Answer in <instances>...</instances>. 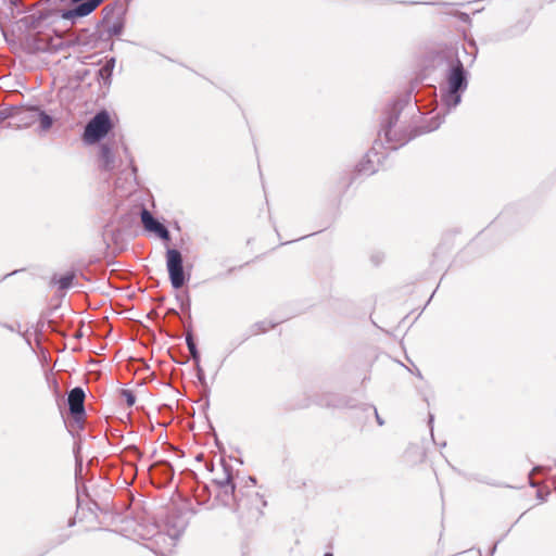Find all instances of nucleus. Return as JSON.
Wrapping results in <instances>:
<instances>
[{
    "mask_svg": "<svg viewBox=\"0 0 556 556\" xmlns=\"http://www.w3.org/2000/svg\"><path fill=\"white\" fill-rule=\"evenodd\" d=\"M402 109L403 101L401 100H394L386 108L381 130L383 131L387 147L376 140L371 149L365 154L363 161L356 166V170L359 174L366 176L375 174L379 169L381 162L387 157V149L397 150L416 136L407 134L402 129H395Z\"/></svg>",
    "mask_w": 556,
    "mask_h": 556,
    "instance_id": "1",
    "label": "nucleus"
},
{
    "mask_svg": "<svg viewBox=\"0 0 556 556\" xmlns=\"http://www.w3.org/2000/svg\"><path fill=\"white\" fill-rule=\"evenodd\" d=\"M447 67L445 71L446 87L441 88V101L446 108L443 116L438 114L431 118L429 125L425 127L424 132H429L438 129L443 123L445 115L455 109L460 102L463 93L467 90L469 84V73L465 68L458 55L448 58Z\"/></svg>",
    "mask_w": 556,
    "mask_h": 556,
    "instance_id": "2",
    "label": "nucleus"
},
{
    "mask_svg": "<svg viewBox=\"0 0 556 556\" xmlns=\"http://www.w3.org/2000/svg\"><path fill=\"white\" fill-rule=\"evenodd\" d=\"M113 128V123L108 111L102 110L98 112L89 122L86 124L83 141L86 144H94L100 142L106 137L110 130Z\"/></svg>",
    "mask_w": 556,
    "mask_h": 556,
    "instance_id": "3",
    "label": "nucleus"
},
{
    "mask_svg": "<svg viewBox=\"0 0 556 556\" xmlns=\"http://www.w3.org/2000/svg\"><path fill=\"white\" fill-rule=\"evenodd\" d=\"M223 466V480H213V483L218 488L216 495L217 500L226 507L237 504L236 485L232 478V466L220 460Z\"/></svg>",
    "mask_w": 556,
    "mask_h": 556,
    "instance_id": "4",
    "label": "nucleus"
},
{
    "mask_svg": "<svg viewBox=\"0 0 556 556\" xmlns=\"http://www.w3.org/2000/svg\"><path fill=\"white\" fill-rule=\"evenodd\" d=\"M166 267L172 287L174 289H180L188 280V276L185 273L184 258L179 250L167 249Z\"/></svg>",
    "mask_w": 556,
    "mask_h": 556,
    "instance_id": "5",
    "label": "nucleus"
},
{
    "mask_svg": "<svg viewBox=\"0 0 556 556\" xmlns=\"http://www.w3.org/2000/svg\"><path fill=\"white\" fill-rule=\"evenodd\" d=\"M124 10L117 4H108L102 9V27L109 36H118L124 29Z\"/></svg>",
    "mask_w": 556,
    "mask_h": 556,
    "instance_id": "6",
    "label": "nucleus"
},
{
    "mask_svg": "<svg viewBox=\"0 0 556 556\" xmlns=\"http://www.w3.org/2000/svg\"><path fill=\"white\" fill-rule=\"evenodd\" d=\"M85 397V391L80 387L73 388L67 394L70 415L77 424H81L86 415Z\"/></svg>",
    "mask_w": 556,
    "mask_h": 556,
    "instance_id": "7",
    "label": "nucleus"
},
{
    "mask_svg": "<svg viewBox=\"0 0 556 556\" xmlns=\"http://www.w3.org/2000/svg\"><path fill=\"white\" fill-rule=\"evenodd\" d=\"M140 217L141 223L147 231L155 233L160 239L164 241L170 240V233L167 227L159 222L150 211L142 208Z\"/></svg>",
    "mask_w": 556,
    "mask_h": 556,
    "instance_id": "8",
    "label": "nucleus"
},
{
    "mask_svg": "<svg viewBox=\"0 0 556 556\" xmlns=\"http://www.w3.org/2000/svg\"><path fill=\"white\" fill-rule=\"evenodd\" d=\"M104 0H75L72 9L65 12L64 17H84L96 10Z\"/></svg>",
    "mask_w": 556,
    "mask_h": 556,
    "instance_id": "9",
    "label": "nucleus"
},
{
    "mask_svg": "<svg viewBox=\"0 0 556 556\" xmlns=\"http://www.w3.org/2000/svg\"><path fill=\"white\" fill-rule=\"evenodd\" d=\"M38 106L16 108L14 114V123L11 125L23 128L29 127L36 123Z\"/></svg>",
    "mask_w": 556,
    "mask_h": 556,
    "instance_id": "10",
    "label": "nucleus"
},
{
    "mask_svg": "<svg viewBox=\"0 0 556 556\" xmlns=\"http://www.w3.org/2000/svg\"><path fill=\"white\" fill-rule=\"evenodd\" d=\"M167 533L159 532L155 536V542H166L168 546H175L176 541L182 534L186 528V523L184 520H180L178 525H174L172 528L169 527V522L167 523Z\"/></svg>",
    "mask_w": 556,
    "mask_h": 556,
    "instance_id": "11",
    "label": "nucleus"
},
{
    "mask_svg": "<svg viewBox=\"0 0 556 556\" xmlns=\"http://www.w3.org/2000/svg\"><path fill=\"white\" fill-rule=\"evenodd\" d=\"M99 161L101 169L106 172L114 169L115 155L112 148L108 143L100 144Z\"/></svg>",
    "mask_w": 556,
    "mask_h": 556,
    "instance_id": "12",
    "label": "nucleus"
},
{
    "mask_svg": "<svg viewBox=\"0 0 556 556\" xmlns=\"http://www.w3.org/2000/svg\"><path fill=\"white\" fill-rule=\"evenodd\" d=\"M115 67V59L111 58L97 71L98 80L104 85L110 86L112 81V74Z\"/></svg>",
    "mask_w": 556,
    "mask_h": 556,
    "instance_id": "13",
    "label": "nucleus"
},
{
    "mask_svg": "<svg viewBox=\"0 0 556 556\" xmlns=\"http://www.w3.org/2000/svg\"><path fill=\"white\" fill-rule=\"evenodd\" d=\"M186 344L188 346V350L190 352L191 359L195 363H200L201 356L200 352L198 350V346L194 341V337L191 330V327H188L186 329Z\"/></svg>",
    "mask_w": 556,
    "mask_h": 556,
    "instance_id": "14",
    "label": "nucleus"
},
{
    "mask_svg": "<svg viewBox=\"0 0 556 556\" xmlns=\"http://www.w3.org/2000/svg\"><path fill=\"white\" fill-rule=\"evenodd\" d=\"M151 469L157 470L162 475L165 481H170L174 478V468L166 460H160L151 466Z\"/></svg>",
    "mask_w": 556,
    "mask_h": 556,
    "instance_id": "15",
    "label": "nucleus"
},
{
    "mask_svg": "<svg viewBox=\"0 0 556 556\" xmlns=\"http://www.w3.org/2000/svg\"><path fill=\"white\" fill-rule=\"evenodd\" d=\"M36 122H39L42 131H47L53 125V117L38 106Z\"/></svg>",
    "mask_w": 556,
    "mask_h": 556,
    "instance_id": "16",
    "label": "nucleus"
},
{
    "mask_svg": "<svg viewBox=\"0 0 556 556\" xmlns=\"http://www.w3.org/2000/svg\"><path fill=\"white\" fill-rule=\"evenodd\" d=\"M275 327V324H268L267 321L263 320V321H257L255 324H253L250 328V332L249 334H247L241 342L248 340L251 336H255V334H258L261 332H266L268 331L270 328H274Z\"/></svg>",
    "mask_w": 556,
    "mask_h": 556,
    "instance_id": "17",
    "label": "nucleus"
},
{
    "mask_svg": "<svg viewBox=\"0 0 556 556\" xmlns=\"http://www.w3.org/2000/svg\"><path fill=\"white\" fill-rule=\"evenodd\" d=\"M74 278V273H66L65 275H62L59 279H56L55 283L59 286V289L67 290L72 287Z\"/></svg>",
    "mask_w": 556,
    "mask_h": 556,
    "instance_id": "18",
    "label": "nucleus"
},
{
    "mask_svg": "<svg viewBox=\"0 0 556 556\" xmlns=\"http://www.w3.org/2000/svg\"><path fill=\"white\" fill-rule=\"evenodd\" d=\"M122 397L125 400L127 406H132L136 403V395L128 389H122Z\"/></svg>",
    "mask_w": 556,
    "mask_h": 556,
    "instance_id": "19",
    "label": "nucleus"
},
{
    "mask_svg": "<svg viewBox=\"0 0 556 556\" xmlns=\"http://www.w3.org/2000/svg\"><path fill=\"white\" fill-rule=\"evenodd\" d=\"M15 110L16 108L0 110V123L8 118H11L14 122Z\"/></svg>",
    "mask_w": 556,
    "mask_h": 556,
    "instance_id": "20",
    "label": "nucleus"
},
{
    "mask_svg": "<svg viewBox=\"0 0 556 556\" xmlns=\"http://www.w3.org/2000/svg\"><path fill=\"white\" fill-rule=\"evenodd\" d=\"M177 300L180 302V308L182 311H188L190 312V298H189V294L186 293L185 295H177Z\"/></svg>",
    "mask_w": 556,
    "mask_h": 556,
    "instance_id": "21",
    "label": "nucleus"
},
{
    "mask_svg": "<svg viewBox=\"0 0 556 556\" xmlns=\"http://www.w3.org/2000/svg\"><path fill=\"white\" fill-rule=\"evenodd\" d=\"M195 371H197V378L198 380L200 381V383L202 386H206V378H205V374H204V370L201 366L200 363H195Z\"/></svg>",
    "mask_w": 556,
    "mask_h": 556,
    "instance_id": "22",
    "label": "nucleus"
},
{
    "mask_svg": "<svg viewBox=\"0 0 556 556\" xmlns=\"http://www.w3.org/2000/svg\"><path fill=\"white\" fill-rule=\"evenodd\" d=\"M78 450H79V446L77 445L74 450L75 452V459H76V467H79L81 469V459H79L78 457Z\"/></svg>",
    "mask_w": 556,
    "mask_h": 556,
    "instance_id": "23",
    "label": "nucleus"
},
{
    "mask_svg": "<svg viewBox=\"0 0 556 556\" xmlns=\"http://www.w3.org/2000/svg\"><path fill=\"white\" fill-rule=\"evenodd\" d=\"M372 409H374V413H375V416H376L377 422H378L380 426H382L384 422H383V420L381 419V417L379 416V414H378V412H377L376 407H372Z\"/></svg>",
    "mask_w": 556,
    "mask_h": 556,
    "instance_id": "24",
    "label": "nucleus"
},
{
    "mask_svg": "<svg viewBox=\"0 0 556 556\" xmlns=\"http://www.w3.org/2000/svg\"><path fill=\"white\" fill-rule=\"evenodd\" d=\"M1 326L10 331H14V327L12 325H9V324H1Z\"/></svg>",
    "mask_w": 556,
    "mask_h": 556,
    "instance_id": "25",
    "label": "nucleus"
},
{
    "mask_svg": "<svg viewBox=\"0 0 556 556\" xmlns=\"http://www.w3.org/2000/svg\"><path fill=\"white\" fill-rule=\"evenodd\" d=\"M9 1L14 7H17L21 3V0H9Z\"/></svg>",
    "mask_w": 556,
    "mask_h": 556,
    "instance_id": "26",
    "label": "nucleus"
},
{
    "mask_svg": "<svg viewBox=\"0 0 556 556\" xmlns=\"http://www.w3.org/2000/svg\"><path fill=\"white\" fill-rule=\"evenodd\" d=\"M168 314L178 315V312L174 308L168 309Z\"/></svg>",
    "mask_w": 556,
    "mask_h": 556,
    "instance_id": "27",
    "label": "nucleus"
},
{
    "mask_svg": "<svg viewBox=\"0 0 556 556\" xmlns=\"http://www.w3.org/2000/svg\"><path fill=\"white\" fill-rule=\"evenodd\" d=\"M496 546H497V544L495 543V544L493 545V547L491 548V555H493V553L495 552Z\"/></svg>",
    "mask_w": 556,
    "mask_h": 556,
    "instance_id": "28",
    "label": "nucleus"
},
{
    "mask_svg": "<svg viewBox=\"0 0 556 556\" xmlns=\"http://www.w3.org/2000/svg\"><path fill=\"white\" fill-rule=\"evenodd\" d=\"M213 480H223V472L219 476H217L216 478H214Z\"/></svg>",
    "mask_w": 556,
    "mask_h": 556,
    "instance_id": "29",
    "label": "nucleus"
},
{
    "mask_svg": "<svg viewBox=\"0 0 556 556\" xmlns=\"http://www.w3.org/2000/svg\"><path fill=\"white\" fill-rule=\"evenodd\" d=\"M326 405H327V406H337V404H336V403H331V402H327V403H326Z\"/></svg>",
    "mask_w": 556,
    "mask_h": 556,
    "instance_id": "30",
    "label": "nucleus"
},
{
    "mask_svg": "<svg viewBox=\"0 0 556 556\" xmlns=\"http://www.w3.org/2000/svg\"><path fill=\"white\" fill-rule=\"evenodd\" d=\"M132 448H134V451L138 454V456H140V455H141V454H140V452H139V450H138L136 446H134Z\"/></svg>",
    "mask_w": 556,
    "mask_h": 556,
    "instance_id": "31",
    "label": "nucleus"
},
{
    "mask_svg": "<svg viewBox=\"0 0 556 556\" xmlns=\"http://www.w3.org/2000/svg\"><path fill=\"white\" fill-rule=\"evenodd\" d=\"M541 469H542V468H541L540 466H536V467H534V468L532 469V471H539V470H541Z\"/></svg>",
    "mask_w": 556,
    "mask_h": 556,
    "instance_id": "32",
    "label": "nucleus"
},
{
    "mask_svg": "<svg viewBox=\"0 0 556 556\" xmlns=\"http://www.w3.org/2000/svg\"><path fill=\"white\" fill-rule=\"evenodd\" d=\"M249 479H250V482H253V483L256 482V479L254 477H250Z\"/></svg>",
    "mask_w": 556,
    "mask_h": 556,
    "instance_id": "33",
    "label": "nucleus"
},
{
    "mask_svg": "<svg viewBox=\"0 0 556 556\" xmlns=\"http://www.w3.org/2000/svg\"><path fill=\"white\" fill-rule=\"evenodd\" d=\"M372 262H374L376 265H378L380 261H379V260H376L375 257H372Z\"/></svg>",
    "mask_w": 556,
    "mask_h": 556,
    "instance_id": "34",
    "label": "nucleus"
},
{
    "mask_svg": "<svg viewBox=\"0 0 556 556\" xmlns=\"http://www.w3.org/2000/svg\"><path fill=\"white\" fill-rule=\"evenodd\" d=\"M131 167H132V172L136 173L137 167L134 164L131 165Z\"/></svg>",
    "mask_w": 556,
    "mask_h": 556,
    "instance_id": "35",
    "label": "nucleus"
},
{
    "mask_svg": "<svg viewBox=\"0 0 556 556\" xmlns=\"http://www.w3.org/2000/svg\"><path fill=\"white\" fill-rule=\"evenodd\" d=\"M432 421H433V416H432V415H430V417H429V422L431 424Z\"/></svg>",
    "mask_w": 556,
    "mask_h": 556,
    "instance_id": "36",
    "label": "nucleus"
},
{
    "mask_svg": "<svg viewBox=\"0 0 556 556\" xmlns=\"http://www.w3.org/2000/svg\"><path fill=\"white\" fill-rule=\"evenodd\" d=\"M324 556H333L332 553H325Z\"/></svg>",
    "mask_w": 556,
    "mask_h": 556,
    "instance_id": "37",
    "label": "nucleus"
},
{
    "mask_svg": "<svg viewBox=\"0 0 556 556\" xmlns=\"http://www.w3.org/2000/svg\"><path fill=\"white\" fill-rule=\"evenodd\" d=\"M202 458V454L197 456V459L200 460Z\"/></svg>",
    "mask_w": 556,
    "mask_h": 556,
    "instance_id": "38",
    "label": "nucleus"
}]
</instances>
